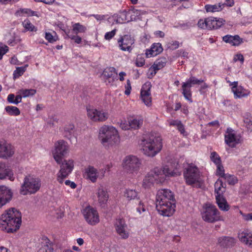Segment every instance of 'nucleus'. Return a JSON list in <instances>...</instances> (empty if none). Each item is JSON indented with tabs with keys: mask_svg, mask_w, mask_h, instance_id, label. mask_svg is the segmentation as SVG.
<instances>
[{
	"mask_svg": "<svg viewBox=\"0 0 252 252\" xmlns=\"http://www.w3.org/2000/svg\"><path fill=\"white\" fill-rule=\"evenodd\" d=\"M176 200L174 193L168 189H159L156 195V209L159 214L166 216H172L175 211Z\"/></svg>",
	"mask_w": 252,
	"mask_h": 252,
	"instance_id": "obj_1",
	"label": "nucleus"
},
{
	"mask_svg": "<svg viewBox=\"0 0 252 252\" xmlns=\"http://www.w3.org/2000/svg\"><path fill=\"white\" fill-rule=\"evenodd\" d=\"M181 174V171L176 167L165 165L162 168L156 167L145 177L143 180L142 186L148 189L152 186L154 182L157 183L163 182L165 177H173Z\"/></svg>",
	"mask_w": 252,
	"mask_h": 252,
	"instance_id": "obj_2",
	"label": "nucleus"
},
{
	"mask_svg": "<svg viewBox=\"0 0 252 252\" xmlns=\"http://www.w3.org/2000/svg\"><path fill=\"white\" fill-rule=\"evenodd\" d=\"M21 222V213L15 208H10L0 216V229L7 233H13L19 229Z\"/></svg>",
	"mask_w": 252,
	"mask_h": 252,
	"instance_id": "obj_3",
	"label": "nucleus"
},
{
	"mask_svg": "<svg viewBox=\"0 0 252 252\" xmlns=\"http://www.w3.org/2000/svg\"><path fill=\"white\" fill-rule=\"evenodd\" d=\"M161 137L155 134H151L143 138L140 143L144 154L149 157H155L162 148Z\"/></svg>",
	"mask_w": 252,
	"mask_h": 252,
	"instance_id": "obj_4",
	"label": "nucleus"
},
{
	"mask_svg": "<svg viewBox=\"0 0 252 252\" xmlns=\"http://www.w3.org/2000/svg\"><path fill=\"white\" fill-rule=\"evenodd\" d=\"M99 139L106 148L117 145L120 137L117 130L113 126L104 125L99 129Z\"/></svg>",
	"mask_w": 252,
	"mask_h": 252,
	"instance_id": "obj_5",
	"label": "nucleus"
},
{
	"mask_svg": "<svg viewBox=\"0 0 252 252\" xmlns=\"http://www.w3.org/2000/svg\"><path fill=\"white\" fill-rule=\"evenodd\" d=\"M41 185L39 178L31 175L26 176L21 186L20 193L24 195L34 194L40 189Z\"/></svg>",
	"mask_w": 252,
	"mask_h": 252,
	"instance_id": "obj_6",
	"label": "nucleus"
},
{
	"mask_svg": "<svg viewBox=\"0 0 252 252\" xmlns=\"http://www.w3.org/2000/svg\"><path fill=\"white\" fill-rule=\"evenodd\" d=\"M201 216L202 219L209 223H213L221 220L220 213L217 207L210 203L203 205Z\"/></svg>",
	"mask_w": 252,
	"mask_h": 252,
	"instance_id": "obj_7",
	"label": "nucleus"
},
{
	"mask_svg": "<svg viewBox=\"0 0 252 252\" xmlns=\"http://www.w3.org/2000/svg\"><path fill=\"white\" fill-rule=\"evenodd\" d=\"M183 175L188 185H192L199 182L200 173L198 167L192 163L188 164L184 169Z\"/></svg>",
	"mask_w": 252,
	"mask_h": 252,
	"instance_id": "obj_8",
	"label": "nucleus"
},
{
	"mask_svg": "<svg viewBox=\"0 0 252 252\" xmlns=\"http://www.w3.org/2000/svg\"><path fill=\"white\" fill-rule=\"evenodd\" d=\"M203 82L202 79H198L195 77L191 76L182 83V94L186 99L191 102V91L190 88L195 85H199Z\"/></svg>",
	"mask_w": 252,
	"mask_h": 252,
	"instance_id": "obj_9",
	"label": "nucleus"
},
{
	"mask_svg": "<svg viewBox=\"0 0 252 252\" xmlns=\"http://www.w3.org/2000/svg\"><path fill=\"white\" fill-rule=\"evenodd\" d=\"M141 164L139 158L132 155L126 156L124 160V167L129 173H137Z\"/></svg>",
	"mask_w": 252,
	"mask_h": 252,
	"instance_id": "obj_10",
	"label": "nucleus"
},
{
	"mask_svg": "<svg viewBox=\"0 0 252 252\" xmlns=\"http://www.w3.org/2000/svg\"><path fill=\"white\" fill-rule=\"evenodd\" d=\"M61 169L58 173L57 180L58 181L62 184L63 182V179L68 176L71 173L74 164L73 161L71 159L65 160L61 161Z\"/></svg>",
	"mask_w": 252,
	"mask_h": 252,
	"instance_id": "obj_11",
	"label": "nucleus"
},
{
	"mask_svg": "<svg viewBox=\"0 0 252 252\" xmlns=\"http://www.w3.org/2000/svg\"><path fill=\"white\" fill-rule=\"evenodd\" d=\"M55 149L53 152V157L56 161L60 164L63 157L67 154L68 146L67 142L63 140H59L55 144Z\"/></svg>",
	"mask_w": 252,
	"mask_h": 252,
	"instance_id": "obj_12",
	"label": "nucleus"
},
{
	"mask_svg": "<svg viewBox=\"0 0 252 252\" xmlns=\"http://www.w3.org/2000/svg\"><path fill=\"white\" fill-rule=\"evenodd\" d=\"M83 213L86 221L89 224L94 225L99 222L98 214L94 208L90 206L87 207Z\"/></svg>",
	"mask_w": 252,
	"mask_h": 252,
	"instance_id": "obj_13",
	"label": "nucleus"
},
{
	"mask_svg": "<svg viewBox=\"0 0 252 252\" xmlns=\"http://www.w3.org/2000/svg\"><path fill=\"white\" fill-rule=\"evenodd\" d=\"M134 42V39L129 35L121 36L118 40L119 48L124 51H131L132 50L131 46Z\"/></svg>",
	"mask_w": 252,
	"mask_h": 252,
	"instance_id": "obj_14",
	"label": "nucleus"
},
{
	"mask_svg": "<svg viewBox=\"0 0 252 252\" xmlns=\"http://www.w3.org/2000/svg\"><path fill=\"white\" fill-rule=\"evenodd\" d=\"M151 84L149 82H146L142 87L140 96L142 101L147 106H150L152 102L151 94Z\"/></svg>",
	"mask_w": 252,
	"mask_h": 252,
	"instance_id": "obj_15",
	"label": "nucleus"
},
{
	"mask_svg": "<svg viewBox=\"0 0 252 252\" xmlns=\"http://www.w3.org/2000/svg\"><path fill=\"white\" fill-rule=\"evenodd\" d=\"M117 72L113 67L106 68L102 73L103 79L107 85H112L117 78Z\"/></svg>",
	"mask_w": 252,
	"mask_h": 252,
	"instance_id": "obj_16",
	"label": "nucleus"
},
{
	"mask_svg": "<svg viewBox=\"0 0 252 252\" xmlns=\"http://www.w3.org/2000/svg\"><path fill=\"white\" fill-rule=\"evenodd\" d=\"M12 192L7 187L0 186V208L5 205L11 199Z\"/></svg>",
	"mask_w": 252,
	"mask_h": 252,
	"instance_id": "obj_17",
	"label": "nucleus"
},
{
	"mask_svg": "<svg viewBox=\"0 0 252 252\" xmlns=\"http://www.w3.org/2000/svg\"><path fill=\"white\" fill-rule=\"evenodd\" d=\"M232 92L234 93V97L236 98H241L248 96L250 92L244 89L241 86L238 85V82H230Z\"/></svg>",
	"mask_w": 252,
	"mask_h": 252,
	"instance_id": "obj_18",
	"label": "nucleus"
},
{
	"mask_svg": "<svg viewBox=\"0 0 252 252\" xmlns=\"http://www.w3.org/2000/svg\"><path fill=\"white\" fill-rule=\"evenodd\" d=\"M14 154L12 146L4 140H0V158L11 157Z\"/></svg>",
	"mask_w": 252,
	"mask_h": 252,
	"instance_id": "obj_19",
	"label": "nucleus"
},
{
	"mask_svg": "<svg viewBox=\"0 0 252 252\" xmlns=\"http://www.w3.org/2000/svg\"><path fill=\"white\" fill-rule=\"evenodd\" d=\"M88 118L94 122H103L108 118L106 111H87Z\"/></svg>",
	"mask_w": 252,
	"mask_h": 252,
	"instance_id": "obj_20",
	"label": "nucleus"
},
{
	"mask_svg": "<svg viewBox=\"0 0 252 252\" xmlns=\"http://www.w3.org/2000/svg\"><path fill=\"white\" fill-rule=\"evenodd\" d=\"M117 232L123 239H126L128 237V232L126 231L127 225L125 220L123 219L117 220L115 223Z\"/></svg>",
	"mask_w": 252,
	"mask_h": 252,
	"instance_id": "obj_21",
	"label": "nucleus"
},
{
	"mask_svg": "<svg viewBox=\"0 0 252 252\" xmlns=\"http://www.w3.org/2000/svg\"><path fill=\"white\" fill-rule=\"evenodd\" d=\"M6 178L10 181H14L15 178L13 171L7 164L0 162V179Z\"/></svg>",
	"mask_w": 252,
	"mask_h": 252,
	"instance_id": "obj_22",
	"label": "nucleus"
},
{
	"mask_svg": "<svg viewBox=\"0 0 252 252\" xmlns=\"http://www.w3.org/2000/svg\"><path fill=\"white\" fill-rule=\"evenodd\" d=\"M238 237L241 242L250 248H252V232L248 229L239 231Z\"/></svg>",
	"mask_w": 252,
	"mask_h": 252,
	"instance_id": "obj_23",
	"label": "nucleus"
},
{
	"mask_svg": "<svg viewBox=\"0 0 252 252\" xmlns=\"http://www.w3.org/2000/svg\"><path fill=\"white\" fill-rule=\"evenodd\" d=\"M233 130L230 128L227 129L226 133L225 135V142L229 147L234 148L236 144L240 142V138L233 133Z\"/></svg>",
	"mask_w": 252,
	"mask_h": 252,
	"instance_id": "obj_24",
	"label": "nucleus"
},
{
	"mask_svg": "<svg viewBox=\"0 0 252 252\" xmlns=\"http://www.w3.org/2000/svg\"><path fill=\"white\" fill-rule=\"evenodd\" d=\"M214 187L216 197L223 196V194L226 191V184L223 182L222 179H218L215 182Z\"/></svg>",
	"mask_w": 252,
	"mask_h": 252,
	"instance_id": "obj_25",
	"label": "nucleus"
},
{
	"mask_svg": "<svg viewBox=\"0 0 252 252\" xmlns=\"http://www.w3.org/2000/svg\"><path fill=\"white\" fill-rule=\"evenodd\" d=\"M163 50L161 44L156 43L152 44L150 49L147 50L146 52L147 57H154L160 53Z\"/></svg>",
	"mask_w": 252,
	"mask_h": 252,
	"instance_id": "obj_26",
	"label": "nucleus"
},
{
	"mask_svg": "<svg viewBox=\"0 0 252 252\" xmlns=\"http://www.w3.org/2000/svg\"><path fill=\"white\" fill-rule=\"evenodd\" d=\"M113 20L117 24H123L130 21L127 11L124 10L112 16Z\"/></svg>",
	"mask_w": 252,
	"mask_h": 252,
	"instance_id": "obj_27",
	"label": "nucleus"
},
{
	"mask_svg": "<svg viewBox=\"0 0 252 252\" xmlns=\"http://www.w3.org/2000/svg\"><path fill=\"white\" fill-rule=\"evenodd\" d=\"M41 242V247L38 252H53V243L47 237H43Z\"/></svg>",
	"mask_w": 252,
	"mask_h": 252,
	"instance_id": "obj_28",
	"label": "nucleus"
},
{
	"mask_svg": "<svg viewBox=\"0 0 252 252\" xmlns=\"http://www.w3.org/2000/svg\"><path fill=\"white\" fill-rule=\"evenodd\" d=\"M97 195L99 203L101 205H105L107 202L109 195L107 190L102 186L97 189Z\"/></svg>",
	"mask_w": 252,
	"mask_h": 252,
	"instance_id": "obj_29",
	"label": "nucleus"
},
{
	"mask_svg": "<svg viewBox=\"0 0 252 252\" xmlns=\"http://www.w3.org/2000/svg\"><path fill=\"white\" fill-rule=\"evenodd\" d=\"M167 63V60L165 58H160L157 59L154 63L152 66L150 68V70H152L154 72H151L152 75H155L157 71L163 68Z\"/></svg>",
	"mask_w": 252,
	"mask_h": 252,
	"instance_id": "obj_30",
	"label": "nucleus"
},
{
	"mask_svg": "<svg viewBox=\"0 0 252 252\" xmlns=\"http://www.w3.org/2000/svg\"><path fill=\"white\" fill-rule=\"evenodd\" d=\"M225 21L222 19L208 18V27L209 30L217 29L224 24Z\"/></svg>",
	"mask_w": 252,
	"mask_h": 252,
	"instance_id": "obj_31",
	"label": "nucleus"
},
{
	"mask_svg": "<svg viewBox=\"0 0 252 252\" xmlns=\"http://www.w3.org/2000/svg\"><path fill=\"white\" fill-rule=\"evenodd\" d=\"M218 243L220 246L223 248H228L234 246L235 240L232 237L223 236L218 239Z\"/></svg>",
	"mask_w": 252,
	"mask_h": 252,
	"instance_id": "obj_32",
	"label": "nucleus"
},
{
	"mask_svg": "<svg viewBox=\"0 0 252 252\" xmlns=\"http://www.w3.org/2000/svg\"><path fill=\"white\" fill-rule=\"evenodd\" d=\"M222 39L225 42L229 43L233 46H238L242 42V39L237 35L233 36L227 34L224 36Z\"/></svg>",
	"mask_w": 252,
	"mask_h": 252,
	"instance_id": "obj_33",
	"label": "nucleus"
},
{
	"mask_svg": "<svg viewBox=\"0 0 252 252\" xmlns=\"http://www.w3.org/2000/svg\"><path fill=\"white\" fill-rule=\"evenodd\" d=\"M86 178L90 179L92 182H96L98 177L97 170L93 166H89L85 169Z\"/></svg>",
	"mask_w": 252,
	"mask_h": 252,
	"instance_id": "obj_34",
	"label": "nucleus"
},
{
	"mask_svg": "<svg viewBox=\"0 0 252 252\" xmlns=\"http://www.w3.org/2000/svg\"><path fill=\"white\" fill-rule=\"evenodd\" d=\"M216 200L218 207L221 211L225 212L229 210V205L223 196L216 197Z\"/></svg>",
	"mask_w": 252,
	"mask_h": 252,
	"instance_id": "obj_35",
	"label": "nucleus"
},
{
	"mask_svg": "<svg viewBox=\"0 0 252 252\" xmlns=\"http://www.w3.org/2000/svg\"><path fill=\"white\" fill-rule=\"evenodd\" d=\"M224 4L219 3L215 4H207L205 6V9L207 12L214 13L222 10Z\"/></svg>",
	"mask_w": 252,
	"mask_h": 252,
	"instance_id": "obj_36",
	"label": "nucleus"
},
{
	"mask_svg": "<svg viewBox=\"0 0 252 252\" xmlns=\"http://www.w3.org/2000/svg\"><path fill=\"white\" fill-rule=\"evenodd\" d=\"M74 126L73 125L69 124L66 125L63 128V134L64 136L70 139L72 136L74 135Z\"/></svg>",
	"mask_w": 252,
	"mask_h": 252,
	"instance_id": "obj_37",
	"label": "nucleus"
},
{
	"mask_svg": "<svg viewBox=\"0 0 252 252\" xmlns=\"http://www.w3.org/2000/svg\"><path fill=\"white\" fill-rule=\"evenodd\" d=\"M17 15L20 16H37L38 17L37 13L33 11L30 9L23 8L21 9L16 12Z\"/></svg>",
	"mask_w": 252,
	"mask_h": 252,
	"instance_id": "obj_38",
	"label": "nucleus"
},
{
	"mask_svg": "<svg viewBox=\"0 0 252 252\" xmlns=\"http://www.w3.org/2000/svg\"><path fill=\"white\" fill-rule=\"evenodd\" d=\"M130 129H136L139 128L143 124V119L134 118L129 121Z\"/></svg>",
	"mask_w": 252,
	"mask_h": 252,
	"instance_id": "obj_39",
	"label": "nucleus"
},
{
	"mask_svg": "<svg viewBox=\"0 0 252 252\" xmlns=\"http://www.w3.org/2000/svg\"><path fill=\"white\" fill-rule=\"evenodd\" d=\"M137 192L135 189H126L124 192V196L128 200L137 198Z\"/></svg>",
	"mask_w": 252,
	"mask_h": 252,
	"instance_id": "obj_40",
	"label": "nucleus"
},
{
	"mask_svg": "<svg viewBox=\"0 0 252 252\" xmlns=\"http://www.w3.org/2000/svg\"><path fill=\"white\" fill-rule=\"evenodd\" d=\"M72 30L76 34L84 33L87 31V28L79 23H77L72 25Z\"/></svg>",
	"mask_w": 252,
	"mask_h": 252,
	"instance_id": "obj_41",
	"label": "nucleus"
},
{
	"mask_svg": "<svg viewBox=\"0 0 252 252\" xmlns=\"http://www.w3.org/2000/svg\"><path fill=\"white\" fill-rule=\"evenodd\" d=\"M22 26L26 31L36 32L37 28L30 22L29 19H26L22 22Z\"/></svg>",
	"mask_w": 252,
	"mask_h": 252,
	"instance_id": "obj_42",
	"label": "nucleus"
},
{
	"mask_svg": "<svg viewBox=\"0 0 252 252\" xmlns=\"http://www.w3.org/2000/svg\"><path fill=\"white\" fill-rule=\"evenodd\" d=\"M128 14V17L131 21H135L138 18V16L140 15V11L137 9L130 10L127 11Z\"/></svg>",
	"mask_w": 252,
	"mask_h": 252,
	"instance_id": "obj_43",
	"label": "nucleus"
},
{
	"mask_svg": "<svg viewBox=\"0 0 252 252\" xmlns=\"http://www.w3.org/2000/svg\"><path fill=\"white\" fill-rule=\"evenodd\" d=\"M20 93L23 97H27L33 95L36 93V90L34 89H21L19 90Z\"/></svg>",
	"mask_w": 252,
	"mask_h": 252,
	"instance_id": "obj_44",
	"label": "nucleus"
},
{
	"mask_svg": "<svg viewBox=\"0 0 252 252\" xmlns=\"http://www.w3.org/2000/svg\"><path fill=\"white\" fill-rule=\"evenodd\" d=\"M28 65L26 64L24 66H21L17 67L16 70L14 71L13 73V77L14 78H17L19 77L20 76L23 74V73L26 71L27 67Z\"/></svg>",
	"mask_w": 252,
	"mask_h": 252,
	"instance_id": "obj_45",
	"label": "nucleus"
},
{
	"mask_svg": "<svg viewBox=\"0 0 252 252\" xmlns=\"http://www.w3.org/2000/svg\"><path fill=\"white\" fill-rule=\"evenodd\" d=\"M223 178L224 180L228 183V184L234 185L236 184L238 182V180L236 177H235L234 175H231L230 174H226L225 175H224Z\"/></svg>",
	"mask_w": 252,
	"mask_h": 252,
	"instance_id": "obj_46",
	"label": "nucleus"
},
{
	"mask_svg": "<svg viewBox=\"0 0 252 252\" xmlns=\"http://www.w3.org/2000/svg\"><path fill=\"white\" fill-rule=\"evenodd\" d=\"M211 160L215 163L216 165L221 163V160L219 155L215 152L211 153L210 156Z\"/></svg>",
	"mask_w": 252,
	"mask_h": 252,
	"instance_id": "obj_47",
	"label": "nucleus"
},
{
	"mask_svg": "<svg viewBox=\"0 0 252 252\" xmlns=\"http://www.w3.org/2000/svg\"><path fill=\"white\" fill-rule=\"evenodd\" d=\"M58 119L56 116L50 115L47 121V126L53 127L55 126V123L57 122Z\"/></svg>",
	"mask_w": 252,
	"mask_h": 252,
	"instance_id": "obj_48",
	"label": "nucleus"
},
{
	"mask_svg": "<svg viewBox=\"0 0 252 252\" xmlns=\"http://www.w3.org/2000/svg\"><path fill=\"white\" fill-rule=\"evenodd\" d=\"M208 18L200 19L197 23L198 26L203 29H208Z\"/></svg>",
	"mask_w": 252,
	"mask_h": 252,
	"instance_id": "obj_49",
	"label": "nucleus"
},
{
	"mask_svg": "<svg viewBox=\"0 0 252 252\" xmlns=\"http://www.w3.org/2000/svg\"><path fill=\"white\" fill-rule=\"evenodd\" d=\"M217 165V175L220 176L221 177L223 178L224 175H225L226 174L224 173V170L223 169V166L221 165V163L218 164Z\"/></svg>",
	"mask_w": 252,
	"mask_h": 252,
	"instance_id": "obj_50",
	"label": "nucleus"
},
{
	"mask_svg": "<svg viewBox=\"0 0 252 252\" xmlns=\"http://www.w3.org/2000/svg\"><path fill=\"white\" fill-rule=\"evenodd\" d=\"M44 37L50 43H53L57 40L56 36H53L51 33L48 32H45Z\"/></svg>",
	"mask_w": 252,
	"mask_h": 252,
	"instance_id": "obj_51",
	"label": "nucleus"
},
{
	"mask_svg": "<svg viewBox=\"0 0 252 252\" xmlns=\"http://www.w3.org/2000/svg\"><path fill=\"white\" fill-rule=\"evenodd\" d=\"M8 50V47L6 45L0 43V60Z\"/></svg>",
	"mask_w": 252,
	"mask_h": 252,
	"instance_id": "obj_52",
	"label": "nucleus"
},
{
	"mask_svg": "<svg viewBox=\"0 0 252 252\" xmlns=\"http://www.w3.org/2000/svg\"><path fill=\"white\" fill-rule=\"evenodd\" d=\"M117 32L116 29H114L111 32H107L104 35V38L107 40L111 39L116 34Z\"/></svg>",
	"mask_w": 252,
	"mask_h": 252,
	"instance_id": "obj_53",
	"label": "nucleus"
},
{
	"mask_svg": "<svg viewBox=\"0 0 252 252\" xmlns=\"http://www.w3.org/2000/svg\"><path fill=\"white\" fill-rule=\"evenodd\" d=\"M118 123L119 124L120 127L123 130H126L130 129L129 122L127 123L126 121H121L120 123L119 122Z\"/></svg>",
	"mask_w": 252,
	"mask_h": 252,
	"instance_id": "obj_54",
	"label": "nucleus"
},
{
	"mask_svg": "<svg viewBox=\"0 0 252 252\" xmlns=\"http://www.w3.org/2000/svg\"><path fill=\"white\" fill-rule=\"evenodd\" d=\"M145 64V60L141 56H137L136 60V65L138 67H141Z\"/></svg>",
	"mask_w": 252,
	"mask_h": 252,
	"instance_id": "obj_55",
	"label": "nucleus"
},
{
	"mask_svg": "<svg viewBox=\"0 0 252 252\" xmlns=\"http://www.w3.org/2000/svg\"><path fill=\"white\" fill-rule=\"evenodd\" d=\"M244 123L249 130H252V121L249 118H244Z\"/></svg>",
	"mask_w": 252,
	"mask_h": 252,
	"instance_id": "obj_56",
	"label": "nucleus"
},
{
	"mask_svg": "<svg viewBox=\"0 0 252 252\" xmlns=\"http://www.w3.org/2000/svg\"><path fill=\"white\" fill-rule=\"evenodd\" d=\"M233 60L234 62L240 61L241 63H243L244 61V58L241 54H237L234 57Z\"/></svg>",
	"mask_w": 252,
	"mask_h": 252,
	"instance_id": "obj_57",
	"label": "nucleus"
},
{
	"mask_svg": "<svg viewBox=\"0 0 252 252\" xmlns=\"http://www.w3.org/2000/svg\"><path fill=\"white\" fill-rule=\"evenodd\" d=\"M90 16L94 17L96 19V20L98 21H101L104 20L105 18H106V16L104 15L92 14Z\"/></svg>",
	"mask_w": 252,
	"mask_h": 252,
	"instance_id": "obj_58",
	"label": "nucleus"
},
{
	"mask_svg": "<svg viewBox=\"0 0 252 252\" xmlns=\"http://www.w3.org/2000/svg\"><path fill=\"white\" fill-rule=\"evenodd\" d=\"M137 211L141 214L142 212L145 211L144 205L141 201L139 202V206L136 209Z\"/></svg>",
	"mask_w": 252,
	"mask_h": 252,
	"instance_id": "obj_59",
	"label": "nucleus"
},
{
	"mask_svg": "<svg viewBox=\"0 0 252 252\" xmlns=\"http://www.w3.org/2000/svg\"><path fill=\"white\" fill-rule=\"evenodd\" d=\"M168 122L170 126H175L176 127H177L181 123L180 121L178 120H170Z\"/></svg>",
	"mask_w": 252,
	"mask_h": 252,
	"instance_id": "obj_60",
	"label": "nucleus"
},
{
	"mask_svg": "<svg viewBox=\"0 0 252 252\" xmlns=\"http://www.w3.org/2000/svg\"><path fill=\"white\" fill-rule=\"evenodd\" d=\"M23 97L22 94L20 93V91L19 90L17 92V94L16 96H15V103L17 104L21 101L22 98Z\"/></svg>",
	"mask_w": 252,
	"mask_h": 252,
	"instance_id": "obj_61",
	"label": "nucleus"
},
{
	"mask_svg": "<svg viewBox=\"0 0 252 252\" xmlns=\"http://www.w3.org/2000/svg\"><path fill=\"white\" fill-rule=\"evenodd\" d=\"M178 130L180 132V133L183 135L186 133V131L185 129L184 126L183 125L182 123L179 124V126L177 127Z\"/></svg>",
	"mask_w": 252,
	"mask_h": 252,
	"instance_id": "obj_62",
	"label": "nucleus"
},
{
	"mask_svg": "<svg viewBox=\"0 0 252 252\" xmlns=\"http://www.w3.org/2000/svg\"><path fill=\"white\" fill-rule=\"evenodd\" d=\"M65 184L66 186H68L70 187L71 189H74L76 188V184L73 182L70 181V180H66L65 181Z\"/></svg>",
	"mask_w": 252,
	"mask_h": 252,
	"instance_id": "obj_63",
	"label": "nucleus"
},
{
	"mask_svg": "<svg viewBox=\"0 0 252 252\" xmlns=\"http://www.w3.org/2000/svg\"><path fill=\"white\" fill-rule=\"evenodd\" d=\"M179 42L177 41H172V43H171V45L170 46V47L172 48V49H175L179 47Z\"/></svg>",
	"mask_w": 252,
	"mask_h": 252,
	"instance_id": "obj_64",
	"label": "nucleus"
}]
</instances>
